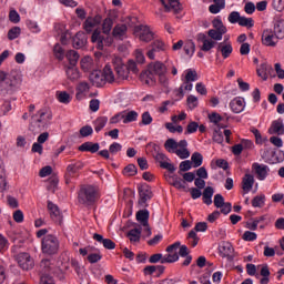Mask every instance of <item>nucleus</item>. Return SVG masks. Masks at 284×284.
Wrapping results in <instances>:
<instances>
[{
  "mask_svg": "<svg viewBox=\"0 0 284 284\" xmlns=\"http://www.w3.org/2000/svg\"><path fill=\"white\" fill-rule=\"evenodd\" d=\"M89 79L91 83L95 85V88H103L105 83H114V81H119L116 73L114 74V71H112V67L110 64H106L103 71L91 72Z\"/></svg>",
  "mask_w": 284,
  "mask_h": 284,
  "instance_id": "5",
  "label": "nucleus"
},
{
  "mask_svg": "<svg viewBox=\"0 0 284 284\" xmlns=\"http://www.w3.org/2000/svg\"><path fill=\"white\" fill-rule=\"evenodd\" d=\"M268 174L270 166L254 162L251 168V173H246L245 179H254V176H257V179H267Z\"/></svg>",
  "mask_w": 284,
  "mask_h": 284,
  "instance_id": "9",
  "label": "nucleus"
},
{
  "mask_svg": "<svg viewBox=\"0 0 284 284\" xmlns=\"http://www.w3.org/2000/svg\"><path fill=\"white\" fill-rule=\"evenodd\" d=\"M139 190V205L141 207H148V201L152 199V189L148 184H140L138 186Z\"/></svg>",
  "mask_w": 284,
  "mask_h": 284,
  "instance_id": "11",
  "label": "nucleus"
},
{
  "mask_svg": "<svg viewBox=\"0 0 284 284\" xmlns=\"http://www.w3.org/2000/svg\"><path fill=\"white\" fill-rule=\"evenodd\" d=\"M61 250L59 237L52 234L45 235L41 241V252L44 256H57Z\"/></svg>",
  "mask_w": 284,
  "mask_h": 284,
  "instance_id": "7",
  "label": "nucleus"
},
{
  "mask_svg": "<svg viewBox=\"0 0 284 284\" xmlns=\"http://www.w3.org/2000/svg\"><path fill=\"white\" fill-rule=\"evenodd\" d=\"M140 81L145 85H156V75L152 73L150 67L140 73Z\"/></svg>",
  "mask_w": 284,
  "mask_h": 284,
  "instance_id": "21",
  "label": "nucleus"
},
{
  "mask_svg": "<svg viewBox=\"0 0 284 284\" xmlns=\"http://www.w3.org/2000/svg\"><path fill=\"white\" fill-rule=\"evenodd\" d=\"M230 108L234 114H241L245 110V99L237 97L230 102Z\"/></svg>",
  "mask_w": 284,
  "mask_h": 284,
  "instance_id": "24",
  "label": "nucleus"
},
{
  "mask_svg": "<svg viewBox=\"0 0 284 284\" xmlns=\"http://www.w3.org/2000/svg\"><path fill=\"white\" fill-rule=\"evenodd\" d=\"M20 36H21V28L19 27H13L8 32L9 41H14V39H19Z\"/></svg>",
  "mask_w": 284,
  "mask_h": 284,
  "instance_id": "50",
  "label": "nucleus"
},
{
  "mask_svg": "<svg viewBox=\"0 0 284 284\" xmlns=\"http://www.w3.org/2000/svg\"><path fill=\"white\" fill-rule=\"evenodd\" d=\"M212 26L214 28L213 30L227 33V27L223 24V20H221V16H217L216 18L213 19Z\"/></svg>",
  "mask_w": 284,
  "mask_h": 284,
  "instance_id": "38",
  "label": "nucleus"
},
{
  "mask_svg": "<svg viewBox=\"0 0 284 284\" xmlns=\"http://www.w3.org/2000/svg\"><path fill=\"white\" fill-rule=\"evenodd\" d=\"M113 39H118V41H124L128 39V26L126 24H116L112 30Z\"/></svg>",
  "mask_w": 284,
  "mask_h": 284,
  "instance_id": "19",
  "label": "nucleus"
},
{
  "mask_svg": "<svg viewBox=\"0 0 284 284\" xmlns=\"http://www.w3.org/2000/svg\"><path fill=\"white\" fill-rule=\"evenodd\" d=\"M237 23L242 28H254V19L252 18L240 17V21Z\"/></svg>",
  "mask_w": 284,
  "mask_h": 284,
  "instance_id": "53",
  "label": "nucleus"
},
{
  "mask_svg": "<svg viewBox=\"0 0 284 284\" xmlns=\"http://www.w3.org/2000/svg\"><path fill=\"white\" fill-rule=\"evenodd\" d=\"M223 34L226 33L224 31H219L216 29H210L207 31V37H210L212 41H223Z\"/></svg>",
  "mask_w": 284,
  "mask_h": 284,
  "instance_id": "40",
  "label": "nucleus"
},
{
  "mask_svg": "<svg viewBox=\"0 0 284 284\" xmlns=\"http://www.w3.org/2000/svg\"><path fill=\"white\" fill-rule=\"evenodd\" d=\"M148 219H150V212L139 211L136 213V221H139V223H141V225L146 226L148 225Z\"/></svg>",
  "mask_w": 284,
  "mask_h": 284,
  "instance_id": "44",
  "label": "nucleus"
},
{
  "mask_svg": "<svg viewBox=\"0 0 284 284\" xmlns=\"http://www.w3.org/2000/svg\"><path fill=\"white\" fill-rule=\"evenodd\" d=\"M20 83L21 77L16 71H11L10 73L0 71V92L3 97L6 94H14Z\"/></svg>",
  "mask_w": 284,
  "mask_h": 284,
  "instance_id": "4",
  "label": "nucleus"
},
{
  "mask_svg": "<svg viewBox=\"0 0 284 284\" xmlns=\"http://www.w3.org/2000/svg\"><path fill=\"white\" fill-rule=\"evenodd\" d=\"M194 179H169V184L176 187V190H187V183H192Z\"/></svg>",
  "mask_w": 284,
  "mask_h": 284,
  "instance_id": "25",
  "label": "nucleus"
},
{
  "mask_svg": "<svg viewBox=\"0 0 284 284\" xmlns=\"http://www.w3.org/2000/svg\"><path fill=\"white\" fill-rule=\"evenodd\" d=\"M212 196H214V189L207 186L202 194L203 203H205V205H212Z\"/></svg>",
  "mask_w": 284,
  "mask_h": 284,
  "instance_id": "35",
  "label": "nucleus"
},
{
  "mask_svg": "<svg viewBox=\"0 0 284 284\" xmlns=\"http://www.w3.org/2000/svg\"><path fill=\"white\" fill-rule=\"evenodd\" d=\"M252 187H254V179H244L242 181V190L244 194H250V192H252Z\"/></svg>",
  "mask_w": 284,
  "mask_h": 284,
  "instance_id": "45",
  "label": "nucleus"
},
{
  "mask_svg": "<svg viewBox=\"0 0 284 284\" xmlns=\"http://www.w3.org/2000/svg\"><path fill=\"white\" fill-rule=\"evenodd\" d=\"M50 121H52V112L40 110L36 115L31 116L29 130L39 133L43 128L50 124Z\"/></svg>",
  "mask_w": 284,
  "mask_h": 284,
  "instance_id": "6",
  "label": "nucleus"
},
{
  "mask_svg": "<svg viewBox=\"0 0 284 284\" xmlns=\"http://www.w3.org/2000/svg\"><path fill=\"white\" fill-rule=\"evenodd\" d=\"M106 124H108V118H106V116H100V118H98V119L93 122L95 132H101V130H103Z\"/></svg>",
  "mask_w": 284,
  "mask_h": 284,
  "instance_id": "42",
  "label": "nucleus"
},
{
  "mask_svg": "<svg viewBox=\"0 0 284 284\" xmlns=\"http://www.w3.org/2000/svg\"><path fill=\"white\" fill-rule=\"evenodd\" d=\"M81 69L84 70V72H88L92 70V58L84 57L80 62Z\"/></svg>",
  "mask_w": 284,
  "mask_h": 284,
  "instance_id": "55",
  "label": "nucleus"
},
{
  "mask_svg": "<svg viewBox=\"0 0 284 284\" xmlns=\"http://www.w3.org/2000/svg\"><path fill=\"white\" fill-rule=\"evenodd\" d=\"M187 239L192 247H196L199 245V235H196V231L189 232Z\"/></svg>",
  "mask_w": 284,
  "mask_h": 284,
  "instance_id": "59",
  "label": "nucleus"
},
{
  "mask_svg": "<svg viewBox=\"0 0 284 284\" xmlns=\"http://www.w3.org/2000/svg\"><path fill=\"white\" fill-rule=\"evenodd\" d=\"M221 130L222 129H214L213 132V141L219 144L223 143L224 141L223 132Z\"/></svg>",
  "mask_w": 284,
  "mask_h": 284,
  "instance_id": "60",
  "label": "nucleus"
},
{
  "mask_svg": "<svg viewBox=\"0 0 284 284\" xmlns=\"http://www.w3.org/2000/svg\"><path fill=\"white\" fill-rule=\"evenodd\" d=\"M164 148L166 152H174V150H183L187 149V140H181L180 142H176V140L170 138L165 141Z\"/></svg>",
  "mask_w": 284,
  "mask_h": 284,
  "instance_id": "15",
  "label": "nucleus"
},
{
  "mask_svg": "<svg viewBox=\"0 0 284 284\" xmlns=\"http://www.w3.org/2000/svg\"><path fill=\"white\" fill-rule=\"evenodd\" d=\"M16 261L21 270L24 272H30V270L34 268V258L30 255V253H19L16 255Z\"/></svg>",
  "mask_w": 284,
  "mask_h": 284,
  "instance_id": "10",
  "label": "nucleus"
},
{
  "mask_svg": "<svg viewBox=\"0 0 284 284\" xmlns=\"http://www.w3.org/2000/svg\"><path fill=\"white\" fill-rule=\"evenodd\" d=\"M165 128L166 130H169V132H171V134H174L176 132L179 134H183V128L181 125L174 126L172 122H166Z\"/></svg>",
  "mask_w": 284,
  "mask_h": 284,
  "instance_id": "57",
  "label": "nucleus"
},
{
  "mask_svg": "<svg viewBox=\"0 0 284 284\" xmlns=\"http://www.w3.org/2000/svg\"><path fill=\"white\" fill-rule=\"evenodd\" d=\"M179 247H181V242H175L166 247L168 254L164 255L162 260L163 263H176L179 261Z\"/></svg>",
  "mask_w": 284,
  "mask_h": 284,
  "instance_id": "12",
  "label": "nucleus"
},
{
  "mask_svg": "<svg viewBox=\"0 0 284 284\" xmlns=\"http://www.w3.org/2000/svg\"><path fill=\"white\" fill-rule=\"evenodd\" d=\"M48 210L50 212L51 219H53V221H59V216H61V211H59V206H57L52 202H48Z\"/></svg>",
  "mask_w": 284,
  "mask_h": 284,
  "instance_id": "37",
  "label": "nucleus"
},
{
  "mask_svg": "<svg viewBox=\"0 0 284 284\" xmlns=\"http://www.w3.org/2000/svg\"><path fill=\"white\" fill-rule=\"evenodd\" d=\"M184 81H189V82H194V81H199V74L196 73V71L192 70V69H187L185 71V79Z\"/></svg>",
  "mask_w": 284,
  "mask_h": 284,
  "instance_id": "54",
  "label": "nucleus"
},
{
  "mask_svg": "<svg viewBox=\"0 0 284 284\" xmlns=\"http://www.w3.org/2000/svg\"><path fill=\"white\" fill-rule=\"evenodd\" d=\"M199 130V124L194 121L190 122L186 126L184 134H194Z\"/></svg>",
  "mask_w": 284,
  "mask_h": 284,
  "instance_id": "62",
  "label": "nucleus"
},
{
  "mask_svg": "<svg viewBox=\"0 0 284 284\" xmlns=\"http://www.w3.org/2000/svg\"><path fill=\"white\" fill-rule=\"evenodd\" d=\"M260 274H261V276H263V278L260 280V283H261V284H267V283H270V267L263 266V267L261 268Z\"/></svg>",
  "mask_w": 284,
  "mask_h": 284,
  "instance_id": "52",
  "label": "nucleus"
},
{
  "mask_svg": "<svg viewBox=\"0 0 284 284\" xmlns=\"http://www.w3.org/2000/svg\"><path fill=\"white\" fill-rule=\"evenodd\" d=\"M27 28L30 30V32H33L34 34H39L41 32V28L39 27V23L34 20H27Z\"/></svg>",
  "mask_w": 284,
  "mask_h": 284,
  "instance_id": "51",
  "label": "nucleus"
},
{
  "mask_svg": "<svg viewBox=\"0 0 284 284\" xmlns=\"http://www.w3.org/2000/svg\"><path fill=\"white\" fill-rule=\"evenodd\" d=\"M65 74L70 81H79V79H81V72H79V69L73 65L67 67Z\"/></svg>",
  "mask_w": 284,
  "mask_h": 284,
  "instance_id": "30",
  "label": "nucleus"
},
{
  "mask_svg": "<svg viewBox=\"0 0 284 284\" xmlns=\"http://www.w3.org/2000/svg\"><path fill=\"white\" fill-rule=\"evenodd\" d=\"M191 163L193 168H201L203 165V154L200 152H194L191 155Z\"/></svg>",
  "mask_w": 284,
  "mask_h": 284,
  "instance_id": "41",
  "label": "nucleus"
},
{
  "mask_svg": "<svg viewBox=\"0 0 284 284\" xmlns=\"http://www.w3.org/2000/svg\"><path fill=\"white\" fill-rule=\"evenodd\" d=\"M40 284H54V278L50 274H41Z\"/></svg>",
  "mask_w": 284,
  "mask_h": 284,
  "instance_id": "64",
  "label": "nucleus"
},
{
  "mask_svg": "<svg viewBox=\"0 0 284 284\" xmlns=\"http://www.w3.org/2000/svg\"><path fill=\"white\" fill-rule=\"evenodd\" d=\"M197 41H201L202 47L201 50L202 52H210L216 45V42L214 40L207 39V36L205 33H199L197 34Z\"/></svg>",
  "mask_w": 284,
  "mask_h": 284,
  "instance_id": "22",
  "label": "nucleus"
},
{
  "mask_svg": "<svg viewBox=\"0 0 284 284\" xmlns=\"http://www.w3.org/2000/svg\"><path fill=\"white\" fill-rule=\"evenodd\" d=\"M270 72H272V65L267 63H262L257 69V77H261L263 81H267Z\"/></svg>",
  "mask_w": 284,
  "mask_h": 284,
  "instance_id": "32",
  "label": "nucleus"
},
{
  "mask_svg": "<svg viewBox=\"0 0 284 284\" xmlns=\"http://www.w3.org/2000/svg\"><path fill=\"white\" fill-rule=\"evenodd\" d=\"M112 26H114V20L112 18H106L104 19L102 23V30H103V36L101 34V31L99 29H95L91 36V41L92 43H95V47L98 50H103V47L105 45L106 48H110L112 43H114V40L112 37H110V32H112Z\"/></svg>",
  "mask_w": 284,
  "mask_h": 284,
  "instance_id": "2",
  "label": "nucleus"
},
{
  "mask_svg": "<svg viewBox=\"0 0 284 284\" xmlns=\"http://www.w3.org/2000/svg\"><path fill=\"white\" fill-rule=\"evenodd\" d=\"M65 59H68L70 65L77 67V63H79V52L69 50L65 53Z\"/></svg>",
  "mask_w": 284,
  "mask_h": 284,
  "instance_id": "39",
  "label": "nucleus"
},
{
  "mask_svg": "<svg viewBox=\"0 0 284 284\" xmlns=\"http://www.w3.org/2000/svg\"><path fill=\"white\" fill-rule=\"evenodd\" d=\"M209 120L211 123H214V125H216L217 129L225 130V128H227V125L221 123V121H223V116H221V114L216 112L211 113L209 115Z\"/></svg>",
  "mask_w": 284,
  "mask_h": 284,
  "instance_id": "33",
  "label": "nucleus"
},
{
  "mask_svg": "<svg viewBox=\"0 0 284 284\" xmlns=\"http://www.w3.org/2000/svg\"><path fill=\"white\" fill-rule=\"evenodd\" d=\"M53 54L58 61H63V59H65V50H63V47L59 43L53 47Z\"/></svg>",
  "mask_w": 284,
  "mask_h": 284,
  "instance_id": "43",
  "label": "nucleus"
},
{
  "mask_svg": "<svg viewBox=\"0 0 284 284\" xmlns=\"http://www.w3.org/2000/svg\"><path fill=\"white\" fill-rule=\"evenodd\" d=\"M55 98L59 103H63L64 105H68V103L72 101V97H70V93H68L67 91H57Z\"/></svg>",
  "mask_w": 284,
  "mask_h": 284,
  "instance_id": "36",
  "label": "nucleus"
},
{
  "mask_svg": "<svg viewBox=\"0 0 284 284\" xmlns=\"http://www.w3.org/2000/svg\"><path fill=\"white\" fill-rule=\"evenodd\" d=\"M273 34H275L278 39H283L284 38V28H283V23L277 22L274 24V29L272 30Z\"/></svg>",
  "mask_w": 284,
  "mask_h": 284,
  "instance_id": "56",
  "label": "nucleus"
},
{
  "mask_svg": "<svg viewBox=\"0 0 284 284\" xmlns=\"http://www.w3.org/2000/svg\"><path fill=\"white\" fill-rule=\"evenodd\" d=\"M270 134H277L278 136H283L284 124L282 119L272 122V125L270 128Z\"/></svg>",
  "mask_w": 284,
  "mask_h": 284,
  "instance_id": "29",
  "label": "nucleus"
},
{
  "mask_svg": "<svg viewBox=\"0 0 284 284\" xmlns=\"http://www.w3.org/2000/svg\"><path fill=\"white\" fill-rule=\"evenodd\" d=\"M138 172L139 171L136 170V165L129 164L123 169L122 174L123 176H136Z\"/></svg>",
  "mask_w": 284,
  "mask_h": 284,
  "instance_id": "48",
  "label": "nucleus"
},
{
  "mask_svg": "<svg viewBox=\"0 0 284 284\" xmlns=\"http://www.w3.org/2000/svg\"><path fill=\"white\" fill-rule=\"evenodd\" d=\"M101 21H102L101 16L89 17V18L84 21V23H83V28H84L85 32H88V34H90V32H93V30H94L98 26H101Z\"/></svg>",
  "mask_w": 284,
  "mask_h": 284,
  "instance_id": "18",
  "label": "nucleus"
},
{
  "mask_svg": "<svg viewBox=\"0 0 284 284\" xmlns=\"http://www.w3.org/2000/svg\"><path fill=\"white\" fill-rule=\"evenodd\" d=\"M149 70L154 74V77H159V82L164 88L168 87V67L163 64L161 61L152 62L149 64Z\"/></svg>",
  "mask_w": 284,
  "mask_h": 284,
  "instance_id": "8",
  "label": "nucleus"
},
{
  "mask_svg": "<svg viewBox=\"0 0 284 284\" xmlns=\"http://www.w3.org/2000/svg\"><path fill=\"white\" fill-rule=\"evenodd\" d=\"M75 99L78 101H83V99H88V94L90 92V83L82 81L75 88Z\"/></svg>",
  "mask_w": 284,
  "mask_h": 284,
  "instance_id": "17",
  "label": "nucleus"
},
{
  "mask_svg": "<svg viewBox=\"0 0 284 284\" xmlns=\"http://www.w3.org/2000/svg\"><path fill=\"white\" fill-rule=\"evenodd\" d=\"M88 44V34L83 31H79L73 38H72V47L75 48V50H81V48H85Z\"/></svg>",
  "mask_w": 284,
  "mask_h": 284,
  "instance_id": "16",
  "label": "nucleus"
},
{
  "mask_svg": "<svg viewBox=\"0 0 284 284\" xmlns=\"http://www.w3.org/2000/svg\"><path fill=\"white\" fill-rule=\"evenodd\" d=\"M57 266L54 265V260L43 258L40 262V273L41 274H54Z\"/></svg>",
  "mask_w": 284,
  "mask_h": 284,
  "instance_id": "20",
  "label": "nucleus"
},
{
  "mask_svg": "<svg viewBox=\"0 0 284 284\" xmlns=\"http://www.w3.org/2000/svg\"><path fill=\"white\" fill-rule=\"evenodd\" d=\"M252 206L253 207H264L265 206V195H256L252 200Z\"/></svg>",
  "mask_w": 284,
  "mask_h": 284,
  "instance_id": "49",
  "label": "nucleus"
},
{
  "mask_svg": "<svg viewBox=\"0 0 284 284\" xmlns=\"http://www.w3.org/2000/svg\"><path fill=\"white\" fill-rule=\"evenodd\" d=\"M45 185H47V190L49 192H55L57 187L59 185V180H52V179H48L44 181Z\"/></svg>",
  "mask_w": 284,
  "mask_h": 284,
  "instance_id": "58",
  "label": "nucleus"
},
{
  "mask_svg": "<svg viewBox=\"0 0 284 284\" xmlns=\"http://www.w3.org/2000/svg\"><path fill=\"white\" fill-rule=\"evenodd\" d=\"M227 20H229L231 23H239V21L241 20V13H240L239 11H232V12L229 14Z\"/></svg>",
  "mask_w": 284,
  "mask_h": 284,
  "instance_id": "63",
  "label": "nucleus"
},
{
  "mask_svg": "<svg viewBox=\"0 0 284 284\" xmlns=\"http://www.w3.org/2000/svg\"><path fill=\"white\" fill-rule=\"evenodd\" d=\"M101 199V187L97 184H81L78 190V203L90 207Z\"/></svg>",
  "mask_w": 284,
  "mask_h": 284,
  "instance_id": "1",
  "label": "nucleus"
},
{
  "mask_svg": "<svg viewBox=\"0 0 284 284\" xmlns=\"http://www.w3.org/2000/svg\"><path fill=\"white\" fill-rule=\"evenodd\" d=\"M141 226L132 229L128 233V239L131 243H139L141 241Z\"/></svg>",
  "mask_w": 284,
  "mask_h": 284,
  "instance_id": "34",
  "label": "nucleus"
},
{
  "mask_svg": "<svg viewBox=\"0 0 284 284\" xmlns=\"http://www.w3.org/2000/svg\"><path fill=\"white\" fill-rule=\"evenodd\" d=\"M171 154H176V156H179V159H190V150L187 149H175L173 151H168Z\"/></svg>",
  "mask_w": 284,
  "mask_h": 284,
  "instance_id": "47",
  "label": "nucleus"
},
{
  "mask_svg": "<svg viewBox=\"0 0 284 284\" xmlns=\"http://www.w3.org/2000/svg\"><path fill=\"white\" fill-rule=\"evenodd\" d=\"M162 6L165 8L166 12H170L171 10H174V12H179V6L181 3L179 0H160Z\"/></svg>",
  "mask_w": 284,
  "mask_h": 284,
  "instance_id": "31",
  "label": "nucleus"
},
{
  "mask_svg": "<svg viewBox=\"0 0 284 284\" xmlns=\"http://www.w3.org/2000/svg\"><path fill=\"white\" fill-rule=\"evenodd\" d=\"M262 43L270 48H274L276 47V43H278V38L272 29H265L262 34Z\"/></svg>",
  "mask_w": 284,
  "mask_h": 284,
  "instance_id": "14",
  "label": "nucleus"
},
{
  "mask_svg": "<svg viewBox=\"0 0 284 284\" xmlns=\"http://www.w3.org/2000/svg\"><path fill=\"white\" fill-rule=\"evenodd\" d=\"M217 52H221L223 59H230L232 52H234V48L232 47V42H220L216 47Z\"/></svg>",
  "mask_w": 284,
  "mask_h": 284,
  "instance_id": "23",
  "label": "nucleus"
},
{
  "mask_svg": "<svg viewBox=\"0 0 284 284\" xmlns=\"http://www.w3.org/2000/svg\"><path fill=\"white\" fill-rule=\"evenodd\" d=\"M112 65L118 81H125L130 77V72H133V74L139 72L136 62L129 60L128 64H125L119 55L112 58Z\"/></svg>",
  "mask_w": 284,
  "mask_h": 284,
  "instance_id": "3",
  "label": "nucleus"
},
{
  "mask_svg": "<svg viewBox=\"0 0 284 284\" xmlns=\"http://www.w3.org/2000/svg\"><path fill=\"white\" fill-rule=\"evenodd\" d=\"M100 148L101 145H99V143L84 142L78 148V150L79 152H91V154H97Z\"/></svg>",
  "mask_w": 284,
  "mask_h": 284,
  "instance_id": "28",
  "label": "nucleus"
},
{
  "mask_svg": "<svg viewBox=\"0 0 284 284\" xmlns=\"http://www.w3.org/2000/svg\"><path fill=\"white\" fill-rule=\"evenodd\" d=\"M135 32L140 39V41H144V43H150L154 39V32L150 30V27L140 24L135 28Z\"/></svg>",
  "mask_w": 284,
  "mask_h": 284,
  "instance_id": "13",
  "label": "nucleus"
},
{
  "mask_svg": "<svg viewBox=\"0 0 284 284\" xmlns=\"http://www.w3.org/2000/svg\"><path fill=\"white\" fill-rule=\"evenodd\" d=\"M219 250L222 258H227L234 254V246L230 242H222Z\"/></svg>",
  "mask_w": 284,
  "mask_h": 284,
  "instance_id": "27",
  "label": "nucleus"
},
{
  "mask_svg": "<svg viewBox=\"0 0 284 284\" xmlns=\"http://www.w3.org/2000/svg\"><path fill=\"white\" fill-rule=\"evenodd\" d=\"M93 240L98 241V243H102L105 250H114L116 247V243L110 239H103V235L95 233L93 234Z\"/></svg>",
  "mask_w": 284,
  "mask_h": 284,
  "instance_id": "26",
  "label": "nucleus"
},
{
  "mask_svg": "<svg viewBox=\"0 0 284 284\" xmlns=\"http://www.w3.org/2000/svg\"><path fill=\"white\" fill-rule=\"evenodd\" d=\"M139 119V113L136 111H129L126 114L123 113V123H134Z\"/></svg>",
  "mask_w": 284,
  "mask_h": 284,
  "instance_id": "46",
  "label": "nucleus"
},
{
  "mask_svg": "<svg viewBox=\"0 0 284 284\" xmlns=\"http://www.w3.org/2000/svg\"><path fill=\"white\" fill-rule=\"evenodd\" d=\"M243 241H256V239H258V235H256V233L252 232V231H245L243 236H242Z\"/></svg>",
  "mask_w": 284,
  "mask_h": 284,
  "instance_id": "61",
  "label": "nucleus"
}]
</instances>
